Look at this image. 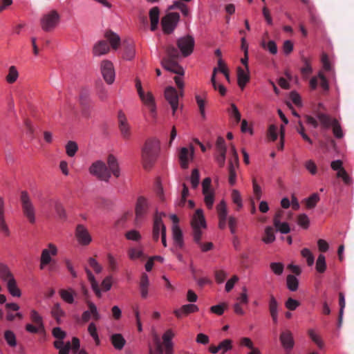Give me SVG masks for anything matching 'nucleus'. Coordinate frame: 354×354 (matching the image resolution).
Segmentation results:
<instances>
[{
  "label": "nucleus",
  "instance_id": "f257e3e1",
  "mask_svg": "<svg viewBox=\"0 0 354 354\" xmlns=\"http://www.w3.org/2000/svg\"><path fill=\"white\" fill-rule=\"evenodd\" d=\"M107 162L109 169L104 162L97 160L93 162L89 167L90 174L104 181L109 180L111 172L114 176L118 178L120 176V170L116 158L113 156H109Z\"/></svg>",
  "mask_w": 354,
  "mask_h": 354
},
{
  "label": "nucleus",
  "instance_id": "f03ea898",
  "mask_svg": "<svg viewBox=\"0 0 354 354\" xmlns=\"http://www.w3.org/2000/svg\"><path fill=\"white\" fill-rule=\"evenodd\" d=\"M174 82L179 89L178 91L171 86H167L164 91V97L172 109V114L174 115L179 106V98L184 96L185 82L183 77L175 76Z\"/></svg>",
  "mask_w": 354,
  "mask_h": 354
},
{
  "label": "nucleus",
  "instance_id": "7ed1b4c3",
  "mask_svg": "<svg viewBox=\"0 0 354 354\" xmlns=\"http://www.w3.org/2000/svg\"><path fill=\"white\" fill-rule=\"evenodd\" d=\"M160 150V142L156 138L146 140L142 148V160L145 169L150 168L156 160Z\"/></svg>",
  "mask_w": 354,
  "mask_h": 354
},
{
  "label": "nucleus",
  "instance_id": "20e7f679",
  "mask_svg": "<svg viewBox=\"0 0 354 354\" xmlns=\"http://www.w3.org/2000/svg\"><path fill=\"white\" fill-rule=\"evenodd\" d=\"M178 57L179 53L174 47L169 48L167 49V56L162 60L161 65L166 71L176 74V76L183 77L185 74L183 68L174 60V59Z\"/></svg>",
  "mask_w": 354,
  "mask_h": 354
},
{
  "label": "nucleus",
  "instance_id": "39448f33",
  "mask_svg": "<svg viewBox=\"0 0 354 354\" xmlns=\"http://www.w3.org/2000/svg\"><path fill=\"white\" fill-rule=\"evenodd\" d=\"M191 225L193 229L194 239L196 242H199L201 239L203 230L207 226L203 212L201 209L196 210L192 216Z\"/></svg>",
  "mask_w": 354,
  "mask_h": 354
},
{
  "label": "nucleus",
  "instance_id": "423d86ee",
  "mask_svg": "<svg viewBox=\"0 0 354 354\" xmlns=\"http://www.w3.org/2000/svg\"><path fill=\"white\" fill-rule=\"evenodd\" d=\"M60 15L55 10H52L42 15L40 19V25L43 30L50 32L59 24Z\"/></svg>",
  "mask_w": 354,
  "mask_h": 354
},
{
  "label": "nucleus",
  "instance_id": "0eeeda50",
  "mask_svg": "<svg viewBox=\"0 0 354 354\" xmlns=\"http://www.w3.org/2000/svg\"><path fill=\"white\" fill-rule=\"evenodd\" d=\"M21 201L24 215L30 223H35L36 221L35 208L26 192H21Z\"/></svg>",
  "mask_w": 354,
  "mask_h": 354
},
{
  "label": "nucleus",
  "instance_id": "6e6552de",
  "mask_svg": "<svg viewBox=\"0 0 354 354\" xmlns=\"http://www.w3.org/2000/svg\"><path fill=\"white\" fill-rule=\"evenodd\" d=\"M149 207L150 203L147 198L141 196L137 198L135 207V223L136 225L140 224L143 221L149 211Z\"/></svg>",
  "mask_w": 354,
  "mask_h": 354
},
{
  "label": "nucleus",
  "instance_id": "1a4fd4ad",
  "mask_svg": "<svg viewBox=\"0 0 354 354\" xmlns=\"http://www.w3.org/2000/svg\"><path fill=\"white\" fill-rule=\"evenodd\" d=\"M138 95L142 104L149 109L152 119L156 120L158 117L157 106L155 97L152 92L150 91H145Z\"/></svg>",
  "mask_w": 354,
  "mask_h": 354
},
{
  "label": "nucleus",
  "instance_id": "9d476101",
  "mask_svg": "<svg viewBox=\"0 0 354 354\" xmlns=\"http://www.w3.org/2000/svg\"><path fill=\"white\" fill-rule=\"evenodd\" d=\"M212 180L209 177L205 178L202 182V192L204 202L207 207L212 209L214 203L215 191L211 185Z\"/></svg>",
  "mask_w": 354,
  "mask_h": 354
},
{
  "label": "nucleus",
  "instance_id": "9b49d317",
  "mask_svg": "<svg viewBox=\"0 0 354 354\" xmlns=\"http://www.w3.org/2000/svg\"><path fill=\"white\" fill-rule=\"evenodd\" d=\"M180 19V15L176 12H171L165 15L161 21L162 30L165 33H171Z\"/></svg>",
  "mask_w": 354,
  "mask_h": 354
},
{
  "label": "nucleus",
  "instance_id": "f8f14e48",
  "mask_svg": "<svg viewBox=\"0 0 354 354\" xmlns=\"http://www.w3.org/2000/svg\"><path fill=\"white\" fill-rule=\"evenodd\" d=\"M100 70L104 81L112 84L115 78V72L113 63L107 59L103 60L100 64Z\"/></svg>",
  "mask_w": 354,
  "mask_h": 354
},
{
  "label": "nucleus",
  "instance_id": "ddd939ff",
  "mask_svg": "<svg viewBox=\"0 0 354 354\" xmlns=\"http://www.w3.org/2000/svg\"><path fill=\"white\" fill-rule=\"evenodd\" d=\"M58 253V249L57 246L53 243H48L46 248H44L41 251L40 257V268L44 269L47 265H48L51 261L52 257H55Z\"/></svg>",
  "mask_w": 354,
  "mask_h": 354
},
{
  "label": "nucleus",
  "instance_id": "4468645a",
  "mask_svg": "<svg viewBox=\"0 0 354 354\" xmlns=\"http://www.w3.org/2000/svg\"><path fill=\"white\" fill-rule=\"evenodd\" d=\"M178 47L184 57L189 55L194 50V39L191 36H185L178 40Z\"/></svg>",
  "mask_w": 354,
  "mask_h": 354
},
{
  "label": "nucleus",
  "instance_id": "2eb2a0df",
  "mask_svg": "<svg viewBox=\"0 0 354 354\" xmlns=\"http://www.w3.org/2000/svg\"><path fill=\"white\" fill-rule=\"evenodd\" d=\"M75 237L77 242L82 245H88L92 241V237L88 230L82 224H79L76 227Z\"/></svg>",
  "mask_w": 354,
  "mask_h": 354
},
{
  "label": "nucleus",
  "instance_id": "dca6fc26",
  "mask_svg": "<svg viewBox=\"0 0 354 354\" xmlns=\"http://www.w3.org/2000/svg\"><path fill=\"white\" fill-rule=\"evenodd\" d=\"M233 348L232 340L230 339H225L219 342L218 345L211 344L208 347V351L212 354H225L231 351Z\"/></svg>",
  "mask_w": 354,
  "mask_h": 354
},
{
  "label": "nucleus",
  "instance_id": "f3484780",
  "mask_svg": "<svg viewBox=\"0 0 354 354\" xmlns=\"http://www.w3.org/2000/svg\"><path fill=\"white\" fill-rule=\"evenodd\" d=\"M194 154V149L190 145L189 147H182L179 151V160L182 168L188 167L189 163L192 161Z\"/></svg>",
  "mask_w": 354,
  "mask_h": 354
},
{
  "label": "nucleus",
  "instance_id": "a211bd4d",
  "mask_svg": "<svg viewBox=\"0 0 354 354\" xmlns=\"http://www.w3.org/2000/svg\"><path fill=\"white\" fill-rule=\"evenodd\" d=\"M162 215L164 214H156L154 217L153 227V239L154 241H158L159 239L160 234L162 235V233H166V227L163 224L162 221Z\"/></svg>",
  "mask_w": 354,
  "mask_h": 354
},
{
  "label": "nucleus",
  "instance_id": "6ab92c4d",
  "mask_svg": "<svg viewBox=\"0 0 354 354\" xmlns=\"http://www.w3.org/2000/svg\"><path fill=\"white\" fill-rule=\"evenodd\" d=\"M136 55L134 42L131 40H124L122 46V58L127 61L132 60Z\"/></svg>",
  "mask_w": 354,
  "mask_h": 354
},
{
  "label": "nucleus",
  "instance_id": "aec40b11",
  "mask_svg": "<svg viewBox=\"0 0 354 354\" xmlns=\"http://www.w3.org/2000/svg\"><path fill=\"white\" fill-rule=\"evenodd\" d=\"M87 305L89 310H86L82 313V320L84 322H88L91 317L95 320H99L101 318V315L97 310L96 305L91 301H87Z\"/></svg>",
  "mask_w": 354,
  "mask_h": 354
},
{
  "label": "nucleus",
  "instance_id": "412c9836",
  "mask_svg": "<svg viewBox=\"0 0 354 354\" xmlns=\"http://www.w3.org/2000/svg\"><path fill=\"white\" fill-rule=\"evenodd\" d=\"M250 81L249 69H245L241 67L237 68V84L241 90H243L246 84Z\"/></svg>",
  "mask_w": 354,
  "mask_h": 354
},
{
  "label": "nucleus",
  "instance_id": "4be33fe9",
  "mask_svg": "<svg viewBox=\"0 0 354 354\" xmlns=\"http://www.w3.org/2000/svg\"><path fill=\"white\" fill-rule=\"evenodd\" d=\"M118 122L122 136L125 138H129L130 136V126L124 113L122 111L118 113Z\"/></svg>",
  "mask_w": 354,
  "mask_h": 354
},
{
  "label": "nucleus",
  "instance_id": "5701e85b",
  "mask_svg": "<svg viewBox=\"0 0 354 354\" xmlns=\"http://www.w3.org/2000/svg\"><path fill=\"white\" fill-rule=\"evenodd\" d=\"M59 295L64 302L68 304H72L75 302V297L77 295V293L74 289L68 288L67 289L59 290Z\"/></svg>",
  "mask_w": 354,
  "mask_h": 354
},
{
  "label": "nucleus",
  "instance_id": "b1692460",
  "mask_svg": "<svg viewBox=\"0 0 354 354\" xmlns=\"http://www.w3.org/2000/svg\"><path fill=\"white\" fill-rule=\"evenodd\" d=\"M198 310V308L196 305L190 304L183 305L180 308L176 309L174 313L177 317L180 318L189 313L197 312Z\"/></svg>",
  "mask_w": 354,
  "mask_h": 354
},
{
  "label": "nucleus",
  "instance_id": "393cba45",
  "mask_svg": "<svg viewBox=\"0 0 354 354\" xmlns=\"http://www.w3.org/2000/svg\"><path fill=\"white\" fill-rule=\"evenodd\" d=\"M110 50L109 44L104 41H97L93 48V53L95 56H102L108 53Z\"/></svg>",
  "mask_w": 354,
  "mask_h": 354
},
{
  "label": "nucleus",
  "instance_id": "a878e982",
  "mask_svg": "<svg viewBox=\"0 0 354 354\" xmlns=\"http://www.w3.org/2000/svg\"><path fill=\"white\" fill-rule=\"evenodd\" d=\"M207 96V93L206 91H203L201 95L196 94L195 99L196 101V104L198 106V109L200 111V114L203 119H205L206 113H205V104H206V98Z\"/></svg>",
  "mask_w": 354,
  "mask_h": 354
},
{
  "label": "nucleus",
  "instance_id": "bb28decb",
  "mask_svg": "<svg viewBox=\"0 0 354 354\" xmlns=\"http://www.w3.org/2000/svg\"><path fill=\"white\" fill-rule=\"evenodd\" d=\"M149 280L147 274L143 273L140 281V292L142 299H147L149 296Z\"/></svg>",
  "mask_w": 354,
  "mask_h": 354
},
{
  "label": "nucleus",
  "instance_id": "cd10ccee",
  "mask_svg": "<svg viewBox=\"0 0 354 354\" xmlns=\"http://www.w3.org/2000/svg\"><path fill=\"white\" fill-rule=\"evenodd\" d=\"M280 341L282 346L286 349H291L294 346L292 334L289 330L284 331L281 334Z\"/></svg>",
  "mask_w": 354,
  "mask_h": 354
},
{
  "label": "nucleus",
  "instance_id": "c85d7f7f",
  "mask_svg": "<svg viewBox=\"0 0 354 354\" xmlns=\"http://www.w3.org/2000/svg\"><path fill=\"white\" fill-rule=\"evenodd\" d=\"M104 37L109 41L113 49L117 50L120 44V37L115 32L107 30L104 33Z\"/></svg>",
  "mask_w": 354,
  "mask_h": 354
},
{
  "label": "nucleus",
  "instance_id": "c756f323",
  "mask_svg": "<svg viewBox=\"0 0 354 354\" xmlns=\"http://www.w3.org/2000/svg\"><path fill=\"white\" fill-rule=\"evenodd\" d=\"M110 340L114 348L118 351L122 350L126 344V340L120 333L113 334Z\"/></svg>",
  "mask_w": 354,
  "mask_h": 354
},
{
  "label": "nucleus",
  "instance_id": "7c9ffc66",
  "mask_svg": "<svg viewBox=\"0 0 354 354\" xmlns=\"http://www.w3.org/2000/svg\"><path fill=\"white\" fill-rule=\"evenodd\" d=\"M172 238L176 246L181 248L183 246V232L179 225L172 226Z\"/></svg>",
  "mask_w": 354,
  "mask_h": 354
},
{
  "label": "nucleus",
  "instance_id": "2f4dec72",
  "mask_svg": "<svg viewBox=\"0 0 354 354\" xmlns=\"http://www.w3.org/2000/svg\"><path fill=\"white\" fill-rule=\"evenodd\" d=\"M274 230L272 226H266L262 236V241L266 244H270L275 241Z\"/></svg>",
  "mask_w": 354,
  "mask_h": 354
},
{
  "label": "nucleus",
  "instance_id": "473e14b6",
  "mask_svg": "<svg viewBox=\"0 0 354 354\" xmlns=\"http://www.w3.org/2000/svg\"><path fill=\"white\" fill-rule=\"evenodd\" d=\"M160 11L158 7H153L149 10V18L151 21V30L154 31L159 23Z\"/></svg>",
  "mask_w": 354,
  "mask_h": 354
},
{
  "label": "nucleus",
  "instance_id": "72a5a7b5",
  "mask_svg": "<svg viewBox=\"0 0 354 354\" xmlns=\"http://www.w3.org/2000/svg\"><path fill=\"white\" fill-rule=\"evenodd\" d=\"M6 286H7L8 292L12 297H21V292L20 289L18 288L15 278L10 279L8 281H7Z\"/></svg>",
  "mask_w": 354,
  "mask_h": 354
},
{
  "label": "nucleus",
  "instance_id": "f704fd0d",
  "mask_svg": "<svg viewBox=\"0 0 354 354\" xmlns=\"http://www.w3.org/2000/svg\"><path fill=\"white\" fill-rule=\"evenodd\" d=\"M176 331L172 328H168L165 331L162 336L165 346H174L172 339L176 336Z\"/></svg>",
  "mask_w": 354,
  "mask_h": 354
},
{
  "label": "nucleus",
  "instance_id": "c9c22d12",
  "mask_svg": "<svg viewBox=\"0 0 354 354\" xmlns=\"http://www.w3.org/2000/svg\"><path fill=\"white\" fill-rule=\"evenodd\" d=\"M86 272L88 275V280L91 282V286L92 290L94 291L95 294L98 298L102 297V291L98 286V283L95 280V278L91 270L86 269Z\"/></svg>",
  "mask_w": 354,
  "mask_h": 354
},
{
  "label": "nucleus",
  "instance_id": "e433bc0d",
  "mask_svg": "<svg viewBox=\"0 0 354 354\" xmlns=\"http://www.w3.org/2000/svg\"><path fill=\"white\" fill-rule=\"evenodd\" d=\"M50 205L54 208L59 218H65L66 217V211L59 201L56 199L50 200Z\"/></svg>",
  "mask_w": 354,
  "mask_h": 354
},
{
  "label": "nucleus",
  "instance_id": "4c0bfd02",
  "mask_svg": "<svg viewBox=\"0 0 354 354\" xmlns=\"http://www.w3.org/2000/svg\"><path fill=\"white\" fill-rule=\"evenodd\" d=\"M217 73V69H214L212 75L211 77V82L212 84V86L214 88V90L218 91V93L224 96L226 94L227 89L222 84L216 82V74Z\"/></svg>",
  "mask_w": 354,
  "mask_h": 354
},
{
  "label": "nucleus",
  "instance_id": "58836bf2",
  "mask_svg": "<svg viewBox=\"0 0 354 354\" xmlns=\"http://www.w3.org/2000/svg\"><path fill=\"white\" fill-rule=\"evenodd\" d=\"M51 313L58 324L61 323L62 318L65 316L64 310L62 308L61 305L58 303L54 305L52 308Z\"/></svg>",
  "mask_w": 354,
  "mask_h": 354
},
{
  "label": "nucleus",
  "instance_id": "ea45409f",
  "mask_svg": "<svg viewBox=\"0 0 354 354\" xmlns=\"http://www.w3.org/2000/svg\"><path fill=\"white\" fill-rule=\"evenodd\" d=\"M127 254L131 260H136L142 257L144 252L141 247H133L128 250Z\"/></svg>",
  "mask_w": 354,
  "mask_h": 354
},
{
  "label": "nucleus",
  "instance_id": "a19ab883",
  "mask_svg": "<svg viewBox=\"0 0 354 354\" xmlns=\"http://www.w3.org/2000/svg\"><path fill=\"white\" fill-rule=\"evenodd\" d=\"M19 77V72L15 66L9 67L8 73L6 76V80L8 84L15 83Z\"/></svg>",
  "mask_w": 354,
  "mask_h": 354
},
{
  "label": "nucleus",
  "instance_id": "79ce46f5",
  "mask_svg": "<svg viewBox=\"0 0 354 354\" xmlns=\"http://www.w3.org/2000/svg\"><path fill=\"white\" fill-rule=\"evenodd\" d=\"M320 197L317 193H314L304 200L306 207L308 209H313L319 201Z\"/></svg>",
  "mask_w": 354,
  "mask_h": 354
},
{
  "label": "nucleus",
  "instance_id": "37998d69",
  "mask_svg": "<svg viewBox=\"0 0 354 354\" xmlns=\"http://www.w3.org/2000/svg\"><path fill=\"white\" fill-rule=\"evenodd\" d=\"M273 224L277 231L281 234H288L290 231V227L287 222H282L281 221H273Z\"/></svg>",
  "mask_w": 354,
  "mask_h": 354
},
{
  "label": "nucleus",
  "instance_id": "c03bdc74",
  "mask_svg": "<svg viewBox=\"0 0 354 354\" xmlns=\"http://www.w3.org/2000/svg\"><path fill=\"white\" fill-rule=\"evenodd\" d=\"M0 277L6 282L8 281L10 279L14 278L8 267L3 263H0Z\"/></svg>",
  "mask_w": 354,
  "mask_h": 354
},
{
  "label": "nucleus",
  "instance_id": "a18cd8bd",
  "mask_svg": "<svg viewBox=\"0 0 354 354\" xmlns=\"http://www.w3.org/2000/svg\"><path fill=\"white\" fill-rule=\"evenodd\" d=\"M287 287L290 291H296L298 289L299 281L296 277L289 274L286 278Z\"/></svg>",
  "mask_w": 354,
  "mask_h": 354
},
{
  "label": "nucleus",
  "instance_id": "49530a36",
  "mask_svg": "<svg viewBox=\"0 0 354 354\" xmlns=\"http://www.w3.org/2000/svg\"><path fill=\"white\" fill-rule=\"evenodd\" d=\"M301 255L303 258L306 259L307 265L308 266H312L314 264L315 257L312 252L308 248H303L301 250Z\"/></svg>",
  "mask_w": 354,
  "mask_h": 354
},
{
  "label": "nucleus",
  "instance_id": "de8ad7c7",
  "mask_svg": "<svg viewBox=\"0 0 354 354\" xmlns=\"http://www.w3.org/2000/svg\"><path fill=\"white\" fill-rule=\"evenodd\" d=\"M316 270L319 273H323L326 270V263L325 256L322 254H319L316 261Z\"/></svg>",
  "mask_w": 354,
  "mask_h": 354
},
{
  "label": "nucleus",
  "instance_id": "09e8293b",
  "mask_svg": "<svg viewBox=\"0 0 354 354\" xmlns=\"http://www.w3.org/2000/svg\"><path fill=\"white\" fill-rule=\"evenodd\" d=\"M227 148L223 138L218 137L216 142V153L215 154H226Z\"/></svg>",
  "mask_w": 354,
  "mask_h": 354
},
{
  "label": "nucleus",
  "instance_id": "8fccbe9b",
  "mask_svg": "<svg viewBox=\"0 0 354 354\" xmlns=\"http://www.w3.org/2000/svg\"><path fill=\"white\" fill-rule=\"evenodd\" d=\"M216 211L218 213V218H227V208L226 203L224 200H222L216 205Z\"/></svg>",
  "mask_w": 354,
  "mask_h": 354
},
{
  "label": "nucleus",
  "instance_id": "3c124183",
  "mask_svg": "<svg viewBox=\"0 0 354 354\" xmlns=\"http://www.w3.org/2000/svg\"><path fill=\"white\" fill-rule=\"evenodd\" d=\"M88 332L93 339L95 344L97 346L100 345V339L97 333V326L93 322L89 324L88 326Z\"/></svg>",
  "mask_w": 354,
  "mask_h": 354
},
{
  "label": "nucleus",
  "instance_id": "603ef678",
  "mask_svg": "<svg viewBox=\"0 0 354 354\" xmlns=\"http://www.w3.org/2000/svg\"><path fill=\"white\" fill-rule=\"evenodd\" d=\"M232 202L236 205V210H240L243 207V201L240 192L237 189H233L231 193Z\"/></svg>",
  "mask_w": 354,
  "mask_h": 354
},
{
  "label": "nucleus",
  "instance_id": "864d4df0",
  "mask_svg": "<svg viewBox=\"0 0 354 354\" xmlns=\"http://www.w3.org/2000/svg\"><path fill=\"white\" fill-rule=\"evenodd\" d=\"M65 148L66 153L69 157H73L78 150L77 144L74 141H68Z\"/></svg>",
  "mask_w": 354,
  "mask_h": 354
},
{
  "label": "nucleus",
  "instance_id": "5fc2aeb1",
  "mask_svg": "<svg viewBox=\"0 0 354 354\" xmlns=\"http://www.w3.org/2000/svg\"><path fill=\"white\" fill-rule=\"evenodd\" d=\"M127 240L138 242L141 240L142 236L140 233L136 230H131L127 231L124 234Z\"/></svg>",
  "mask_w": 354,
  "mask_h": 354
},
{
  "label": "nucleus",
  "instance_id": "6e6d98bb",
  "mask_svg": "<svg viewBox=\"0 0 354 354\" xmlns=\"http://www.w3.org/2000/svg\"><path fill=\"white\" fill-rule=\"evenodd\" d=\"M302 61L304 66L301 68V73L304 77L307 78L310 74L313 72V69L310 63V61L306 57H303Z\"/></svg>",
  "mask_w": 354,
  "mask_h": 354
},
{
  "label": "nucleus",
  "instance_id": "4d7b16f0",
  "mask_svg": "<svg viewBox=\"0 0 354 354\" xmlns=\"http://www.w3.org/2000/svg\"><path fill=\"white\" fill-rule=\"evenodd\" d=\"M229 183L231 185H234L236 183V174L233 165L232 160H229Z\"/></svg>",
  "mask_w": 354,
  "mask_h": 354
},
{
  "label": "nucleus",
  "instance_id": "13d9d810",
  "mask_svg": "<svg viewBox=\"0 0 354 354\" xmlns=\"http://www.w3.org/2000/svg\"><path fill=\"white\" fill-rule=\"evenodd\" d=\"M308 335L311 339L317 345V346L320 348L324 347V342L320 337V336L316 333V331L313 329H310L308 330Z\"/></svg>",
  "mask_w": 354,
  "mask_h": 354
},
{
  "label": "nucleus",
  "instance_id": "bf43d9fd",
  "mask_svg": "<svg viewBox=\"0 0 354 354\" xmlns=\"http://www.w3.org/2000/svg\"><path fill=\"white\" fill-rule=\"evenodd\" d=\"M317 118L321 124L326 128L333 126V122L335 119H331L328 115L325 114H319Z\"/></svg>",
  "mask_w": 354,
  "mask_h": 354
},
{
  "label": "nucleus",
  "instance_id": "052dcab7",
  "mask_svg": "<svg viewBox=\"0 0 354 354\" xmlns=\"http://www.w3.org/2000/svg\"><path fill=\"white\" fill-rule=\"evenodd\" d=\"M30 319L36 325L40 326V328H44L42 317L35 310L30 311Z\"/></svg>",
  "mask_w": 354,
  "mask_h": 354
},
{
  "label": "nucleus",
  "instance_id": "680f3d73",
  "mask_svg": "<svg viewBox=\"0 0 354 354\" xmlns=\"http://www.w3.org/2000/svg\"><path fill=\"white\" fill-rule=\"evenodd\" d=\"M261 46L263 48L268 50L271 54L276 55L277 53L278 49L276 43L270 40L268 42L266 43L263 41Z\"/></svg>",
  "mask_w": 354,
  "mask_h": 354
},
{
  "label": "nucleus",
  "instance_id": "e2e57ef3",
  "mask_svg": "<svg viewBox=\"0 0 354 354\" xmlns=\"http://www.w3.org/2000/svg\"><path fill=\"white\" fill-rule=\"evenodd\" d=\"M297 224L304 229H308L310 225L308 216L305 214H299L297 216Z\"/></svg>",
  "mask_w": 354,
  "mask_h": 354
},
{
  "label": "nucleus",
  "instance_id": "0e129e2a",
  "mask_svg": "<svg viewBox=\"0 0 354 354\" xmlns=\"http://www.w3.org/2000/svg\"><path fill=\"white\" fill-rule=\"evenodd\" d=\"M192 187L195 189L198 186L200 180L199 171L197 169L192 170L189 178Z\"/></svg>",
  "mask_w": 354,
  "mask_h": 354
},
{
  "label": "nucleus",
  "instance_id": "69168bd1",
  "mask_svg": "<svg viewBox=\"0 0 354 354\" xmlns=\"http://www.w3.org/2000/svg\"><path fill=\"white\" fill-rule=\"evenodd\" d=\"M270 268L274 274L281 275L283 272L284 266L280 262H273L270 263Z\"/></svg>",
  "mask_w": 354,
  "mask_h": 354
},
{
  "label": "nucleus",
  "instance_id": "338daca9",
  "mask_svg": "<svg viewBox=\"0 0 354 354\" xmlns=\"http://www.w3.org/2000/svg\"><path fill=\"white\" fill-rule=\"evenodd\" d=\"M337 177L341 178L346 185H350L352 183V178L345 169L337 172Z\"/></svg>",
  "mask_w": 354,
  "mask_h": 354
},
{
  "label": "nucleus",
  "instance_id": "774afa93",
  "mask_svg": "<svg viewBox=\"0 0 354 354\" xmlns=\"http://www.w3.org/2000/svg\"><path fill=\"white\" fill-rule=\"evenodd\" d=\"M107 261L109 268L111 271H117L118 270V263L117 259L114 257L112 254H107Z\"/></svg>",
  "mask_w": 354,
  "mask_h": 354
}]
</instances>
